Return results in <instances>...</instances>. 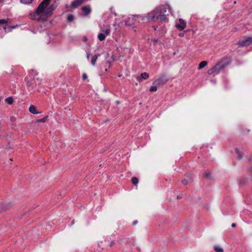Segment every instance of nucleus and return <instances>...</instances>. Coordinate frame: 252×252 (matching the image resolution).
I'll return each mask as SVG.
<instances>
[{"label": "nucleus", "mask_w": 252, "mask_h": 252, "mask_svg": "<svg viewBox=\"0 0 252 252\" xmlns=\"http://www.w3.org/2000/svg\"><path fill=\"white\" fill-rule=\"evenodd\" d=\"M51 0H43L38 5L34 12L29 14V18L32 20L38 22H44L48 17H50L58 6V3L55 1L49 6Z\"/></svg>", "instance_id": "f257e3e1"}, {"label": "nucleus", "mask_w": 252, "mask_h": 252, "mask_svg": "<svg viewBox=\"0 0 252 252\" xmlns=\"http://www.w3.org/2000/svg\"><path fill=\"white\" fill-rule=\"evenodd\" d=\"M230 63V60L229 59L227 58H224L211 68L209 69L208 71V73L209 75L218 74L221 70L226 67Z\"/></svg>", "instance_id": "f03ea898"}, {"label": "nucleus", "mask_w": 252, "mask_h": 252, "mask_svg": "<svg viewBox=\"0 0 252 252\" xmlns=\"http://www.w3.org/2000/svg\"><path fill=\"white\" fill-rule=\"evenodd\" d=\"M146 20V16L144 15L132 16L126 21V25L133 27L137 22L140 23L141 21H144Z\"/></svg>", "instance_id": "7ed1b4c3"}, {"label": "nucleus", "mask_w": 252, "mask_h": 252, "mask_svg": "<svg viewBox=\"0 0 252 252\" xmlns=\"http://www.w3.org/2000/svg\"><path fill=\"white\" fill-rule=\"evenodd\" d=\"M158 13L168 15L170 12V7L168 5H163L156 8Z\"/></svg>", "instance_id": "20e7f679"}, {"label": "nucleus", "mask_w": 252, "mask_h": 252, "mask_svg": "<svg viewBox=\"0 0 252 252\" xmlns=\"http://www.w3.org/2000/svg\"><path fill=\"white\" fill-rule=\"evenodd\" d=\"M158 10L155 8L154 10L148 13L146 16V19L148 21L157 20L158 14Z\"/></svg>", "instance_id": "39448f33"}, {"label": "nucleus", "mask_w": 252, "mask_h": 252, "mask_svg": "<svg viewBox=\"0 0 252 252\" xmlns=\"http://www.w3.org/2000/svg\"><path fill=\"white\" fill-rule=\"evenodd\" d=\"M252 43V37H248L246 39L240 41L238 42V44L240 46H246L250 45Z\"/></svg>", "instance_id": "423d86ee"}, {"label": "nucleus", "mask_w": 252, "mask_h": 252, "mask_svg": "<svg viewBox=\"0 0 252 252\" xmlns=\"http://www.w3.org/2000/svg\"><path fill=\"white\" fill-rule=\"evenodd\" d=\"M110 30L109 29H107L106 30L103 31V32L100 33L97 35V38L100 41H103L105 39V37L107 35L110 34Z\"/></svg>", "instance_id": "0eeeda50"}, {"label": "nucleus", "mask_w": 252, "mask_h": 252, "mask_svg": "<svg viewBox=\"0 0 252 252\" xmlns=\"http://www.w3.org/2000/svg\"><path fill=\"white\" fill-rule=\"evenodd\" d=\"M175 26L178 30L182 31L186 27V23L182 19H179V22H176Z\"/></svg>", "instance_id": "6e6552de"}, {"label": "nucleus", "mask_w": 252, "mask_h": 252, "mask_svg": "<svg viewBox=\"0 0 252 252\" xmlns=\"http://www.w3.org/2000/svg\"><path fill=\"white\" fill-rule=\"evenodd\" d=\"M167 79L166 78H159L154 81L153 82V84L156 85H159L165 83L167 81Z\"/></svg>", "instance_id": "1a4fd4ad"}, {"label": "nucleus", "mask_w": 252, "mask_h": 252, "mask_svg": "<svg viewBox=\"0 0 252 252\" xmlns=\"http://www.w3.org/2000/svg\"><path fill=\"white\" fill-rule=\"evenodd\" d=\"M82 10L84 12V16H86L91 13V9L90 6H85L82 7Z\"/></svg>", "instance_id": "9d476101"}, {"label": "nucleus", "mask_w": 252, "mask_h": 252, "mask_svg": "<svg viewBox=\"0 0 252 252\" xmlns=\"http://www.w3.org/2000/svg\"><path fill=\"white\" fill-rule=\"evenodd\" d=\"M166 14H162L160 13H158L157 15V20L161 21V22H165L167 20Z\"/></svg>", "instance_id": "9b49d317"}, {"label": "nucleus", "mask_w": 252, "mask_h": 252, "mask_svg": "<svg viewBox=\"0 0 252 252\" xmlns=\"http://www.w3.org/2000/svg\"><path fill=\"white\" fill-rule=\"evenodd\" d=\"M29 111L33 114H38L39 112H38L36 111V108L33 105H31L29 107Z\"/></svg>", "instance_id": "f8f14e48"}, {"label": "nucleus", "mask_w": 252, "mask_h": 252, "mask_svg": "<svg viewBox=\"0 0 252 252\" xmlns=\"http://www.w3.org/2000/svg\"><path fill=\"white\" fill-rule=\"evenodd\" d=\"M100 55H95L92 57L91 63L93 66H95L96 60Z\"/></svg>", "instance_id": "ddd939ff"}, {"label": "nucleus", "mask_w": 252, "mask_h": 252, "mask_svg": "<svg viewBox=\"0 0 252 252\" xmlns=\"http://www.w3.org/2000/svg\"><path fill=\"white\" fill-rule=\"evenodd\" d=\"M149 74L146 72L142 73L141 74L140 77H137L138 80H140L141 78L144 79H147L149 78Z\"/></svg>", "instance_id": "4468645a"}, {"label": "nucleus", "mask_w": 252, "mask_h": 252, "mask_svg": "<svg viewBox=\"0 0 252 252\" xmlns=\"http://www.w3.org/2000/svg\"><path fill=\"white\" fill-rule=\"evenodd\" d=\"M207 63H208L206 61L201 62L199 64L198 69H201L205 67L207 65Z\"/></svg>", "instance_id": "2eb2a0df"}, {"label": "nucleus", "mask_w": 252, "mask_h": 252, "mask_svg": "<svg viewBox=\"0 0 252 252\" xmlns=\"http://www.w3.org/2000/svg\"><path fill=\"white\" fill-rule=\"evenodd\" d=\"M36 75H37V73L34 70H31V71L30 72V77H31V78H32L33 80H35V76Z\"/></svg>", "instance_id": "dca6fc26"}, {"label": "nucleus", "mask_w": 252, "mask_h": 252, "mask_svg": "<svg viewBox=\"0 0 252 252\" xmlns=\"http://www.w3.org/2000/svg\"><path fill=\"white\" fill-rule=\"evenodd\" d=\"M214 249L216 252H223V250L219 246H215Z\"/></svg>", "instance_id": "f3484780"}, {"label": "nucleus", "mask_w": 252, "mask_h": 252, "mask_svg": "<svg viewBox=\"0 0 252 252\" xmlns=\"http://www.w3.org/2000/svg\"><path fill=\"white\" fill-rule=\"evenodd\" d=\"M5 102L8 104H11L13 102V99L12 97H9L5 99Z\"/></svg>", "instance_id": "a211bd4d"}, {"label": "nucleus", "mask_w": 252, "mask_h": 252, "mask_svg": "<svg viewBox=\"0 0 252 252\" xmlns=\"http://www.w3.org/2000/svg\"><path fill=\"white\" fill-rule=\"evenodd\" d=\"M131 182L134 185L136 186L138 183V180L136 177H133L131 179Z\"/></svg>", "instance_id": "6ab92c4d"}, {"label": "nucleus", "mask_w": 252, "mask_h": 252, "mask_svg": "<svg viewBox=\"0 0 252 252\" xmlns=\"http://www.w3.org/2000/svg\"><path fill=\"white\" fill-rule=\"evenodd\" d=\"M16 27H17V26L9 27L8 28V31L6 30V27H3V29L4 30L5 32H11L13 29H14Z\"/></svg>", "instance_id": "aec40b11"}, {"label": "nucleus", "mask_w": 252, "mask_h": 252, "mask_svg": "<svg viewBox=\"0 0 252 252\" xmlns=\"http://www.w3.org/2000/svg\"><path fill=\"white\" fill-rule=\"evenodd\" d=\"M47 118H48V116H46L44 117L42 119L38 120L37 121V122L38 123H45L47 121Z\"/></svg>", "instance_id": "412c9836"}, {"label": "nucleus", "mask_w": 252, "mask_h": 252, "mask_svg": "<svg viewBox=\"0 0 252 252\" xmlns=\"http://www.w3.org/2000/svg\"><path fill=\"white\" fill-rule=\"evenodd\" d=\"M203 177L207 179H210L211 178V174L209 172H205L204 173Z\"/></svg>", "instance_id": "4be33fe9"}, {"label": "nucleus", "mask_w": 252, "mask_h": 252, "mask_svg": "<svg viewBox=\"0 0 252 252\" xmlns=\"http://www.w3.org/2000/svg\"><path fill=\"white\" fill-rule=\"evenodd\" d=\"M67 19L68 22H72L74 19L73 15L72 14L68 15L67 16Z\"/></svg>", "instance_id": "5701e85b"}, {"label": "nucleus", "mask_w": 252, "mask_h": 252, "mask_svg": "<svg viewBox=\"0 0 252 252\" xmlns=\"http://www.w3.org/2000/svg\"><path fill=\"white\" fill-rule=\"evenodd\" d=\"M33 0H21V1L23 3L30 4L32 2Z\"/></svg>", "instance_id": "b1692460"}, {"label": "nucleus", "mask_w": 252, "mask_h": 252, "mask_svg": "<svg viewBox=\"0 0 252 252\" xmlns=\"http://www.w3.org/2000/svg\"><path fill=\"white\" fill-rule=\"evenodd\" d=\"M157 90V85H155V86H152L150 88V92H156Z\"/></svg>", "instance_id": "393cba45"}, {"label": "nucleus", "mask_w": 252, "mask_h": 252, "mask_svg": "<svg viewBox=\"0 0 252 252\" xmlns=\"http://www.w3.org/2000/svg\"><path fill=\"white\" fill-rule=\"evenodd\" d=\"M9 21V19H0V24H6L8 23V22Z\"/></svg>", "instance_id": "a878e982"}, {"label": "nucleus", "mask_w": 252, "mask_h": 252, "mask_svg": "<svg viewBox=\"0 0 252 252\" xmlns=\"http://www.w3.org/2000/svg\"><path fill=\"white\" fill-rule=\"evenodd\" d=\"M236 153L238 155V158H241L242 157V155H241V154L240 153V152L239 151V150L237 149H236Z\"/></svg>", "instance_id": "bb28decb"}, {"label": "nucleus", "mask_w": 252, "mask_h": 252, "mask_svg": "<svg viewBox=\"0 0 252 252\" xmlns=\"http://www.w3.org/2000/svg\"><path fill=\"white\" fill-rule=\"evenodd\" d=\"M182 183L184 185H187L188 183V181L187 180L184 179L182 180Z\"/></svg>", "instance_id": "cd10ccee"}, {"label": "nucleus", "mask_w": 252, "mask_h": 252, "mask_svg": "<svg viewBox=\"0 0 252 252\" xmlns=\"http://www.w3.org/2000/svg\"><path fill=\"white\" fill-rule=\"evenodd\" d=\"M83 79L85 80L87 78V75L86 73H84L82 76Z\"/></svg>", "instance_id": "c85d7f7f"}, {"label": "nucleus", "mask_w": 252, "mask_h": 252, "mask_svg": "<svg viewBox=\"0 0 252 252\" xmlns=\"http://www.w3.org/2000/svg\"><path fill=\"white\" fill-rule=\"evenodd\" d=\"M184 32H181V33H180L179 34V36L180 37H183V36H184Z\"/></svg>", "instance_id": "c756f323"}, {"label": "nucleus", "mask_w": 252, "mask_h": 252, "mask_svg": "<svg viewBox=\"0 0 252 252\" xmlns=\"http://www.w3.org/2000/svg\"><path fill=\"white\" fill-rule=\"evenodd\" d=\"M87 37L84 36V37H83V40H84V41H87Z\"/></svg>", "instance_id": "7c9ffc66"}, {"label": "nucleus", "mask_w": 252, "mask_h": 252, "mask_svg": "<svg viewBox=\"0 0 252 252\" xmlns=\"http://www.w3.org/2000/svg\"><path fill=\"white\" fill-rule=\"evenodd\" d=\"M90 54L89 53H87V58L88 59H89Z\"/></svg>", "instance_id": "2f4dec72"}, {"label": "nucleus", "mask_w": 252, "mask_h": 252, "mask_svg": "<svg viewBox=\"0 0 252 252\" xmlns=\"http://www.w3.org/2000/svg\"><path fill=\"white\" fill-rule=\"evenodd\" d=\"M231 226H232V227H235L236 226V224H235V223H232V224H231Z\"/></svg>", "instance_id": "473e14b6"}, {"label": "nucleus", "mask_w": 252, "mask_h": 252, "mask_svg": "<svg viewBox=\"0 0 252 252\" xmlns=\"http://www.w3.org/2000/svg\"><path fill=\"white\" fill-rule=\"evenodd\" d=\"M137 221H134L133 222V224L135 225L137 224Z\"/></svg>", "instance_id": "72a5a7b5"}, {"label": "nucleus", "mask_w": 252, "mask_h": 252, "mask_svg": "<svg viewBox=\"0 0 252 252\" xmlns=\"http://www.w3.org/2000/svg\"><path fill=\"white\" fill-rule=\"evenodd\" d=\"M114 243H114V242H112L111 243V245H110V246H113V245H114Z\"/></svg>", "instance_id": "f704fd0d"}, {"label": "nucleus", "mask_w": 252, "mask_h": 252, "mask_svg": "<svg viewBox=\"0 0 252 252\" xmlns=\"http://www.w3.org/2000/svg\"><path fill=\"white\" fill-rule=\"evenodd\" d=\"M250 14H252V8L251 9V10L250 11Z\"/></svg>", "instance_id": "c9c22d12"}, {"label": "nucleus", "mask_w": 252, "mask_h": 252, "mask_svg": "<svg viewBox=\"0 0 252 252\" xmlns=\"http://www.w3.org/2000/svg\"><path fill=\"white\" fill-rule=\"evenodd\" d=\"M181 198V197L180 196H177V198H178V199H180Z\"/></svg>", "instance_id": "e433bc0d"}, {"label": "nucleus", "mask_w": 252, "mask_h": 252, "mask_svg": "<svg viewBox=\"0 0 252 252\" xmlns=\"http://www.w3.org/2000/svg\"><path fill=\"white\" fill-rule=\"evenodd\" d=\"M153 28H154V30H156V28L155 26H153Z\"/></svg>", "instance_id": "4c0bfd02"}, {"label": "nucleus", "mask_w": 252, "mask_h": 252, "mask_svg": "<svg viewBox=\"0 0 252 252\" xmlns=\"http://www.w3.org/2000/svg\"><path fill=\"white\" fill-rule=\"evenodd\" d=\"M0 1H1V0H0Z\"/></svg>", "instance_id": "58836bf2"}]
</instances>
